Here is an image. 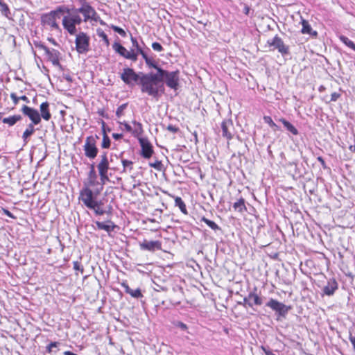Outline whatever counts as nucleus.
Instances as JSON below:
<instances>
[{
  "label": "nucleus",
  "instance_id": "62",
  "mask_svg": "<svg viewBox=\"0 0 355 355\" xmlns=\"http://www.w3.org/2000/svg\"><path fill=\"white\" fill-rule=\"evenodd\" d=\"M7 215L10 216V212L8 211H6Z\"/></svg>",
  "mask_w": 355,
  "mask_h": 355
},
{
  "label": "nucleus",
  "instance_id": "6",
  "mask_svg": "<svg viewBox=\"0 0 355 355\" xmlns=\"http://www.w3.org/2000/svg\"><path fill=\"white\" fill-rule=\"evenodd\" d=\"M98 136H89L86 138L83 146L85 155L89 159H94L98 154V148L96 147V140Z\"/></svg>",
  "mask_w": 355,
  "mask_h": 355
},
{
  "label": "nucleus",
  "instance_id": "12",
  "mask_svg": "<svg viewBox=\"0 0 355 355\" xmlns=\"http://www.w3.org/2000/svg\"><path fill=\"white\" fill-rule=\"evenodd\" d=\"M112 47L113 49L116 53H118L125 58L130 60L132 61H136L137 60V53L135 52L134 49L128 51L124 46H123L121 44L117 42L114 43Z\"/></svg>",
  "mask_w": 355,
  "mask_h": 355
},
{
  "label": "nucleus",
  "instance_id": "1",
  "mask_svg": "<svg viewBox=\"0 0 355 355\" xmlns=\"http://www.w3.org/2000/svg\"><path fill=\"white\" fill-rule=\"evenodd\" d=\"M139 84L141 92L153 98H158L164 92V84L161 83L159 73L143 74L140 78Z\"/></svg>",
  "mask_w": 355,
  "mask_h": 355
},
{
  "label": "nucleus",
  "instance_id": "14",
  "mask_svg": "<svg viewBox=\"0 0 355 355\" xmlns=\"http://www.w3.org/2000/svg\"><path fill=\"white\" fill-rule=\"evenodd\" d=\"M40 48L45 52L47 55L48 60L51 62L55 67H60V53L55 49H50L48 47L41 45Z\"/></svg>",
  "mask_w": 355,
  "mask_h": 355
},
{
  "label": "nucleus",
  "instance_id": "61",
  "mask_svg": "<svg viewBox=\"0 0 355 355\" xmlns=\"http://www.w3.org/2000/svg\"><path fill=\"white\" fill-rule=\"evenodd\" d=\"M248 12H249V8H245V14H248Z\"/></svg>",
  "mask_w": 355,
  "mask_h": 355
},
{
  "label": "nucleus",
  "instance_id": "7",
  "mask_svg": "<svg viewBox=\"0 0 355 355\" xmlns=\"http://www.w3.org/2000/svg\"><path fill=\"white\" fill-rule=\"evenodd\" d=\"M121 80L127 85L132 87L140 82L139 76L131 68H125L120 74Z\"/></svg>",
  "mask_w": 355,
  "mask_h": 355
},
{
  "label": "nucleus",
  "instance_id": "18",
  "mask_svg": "<svg viewBox=\"0 0 355 355\" xmlns=\"http://www.w3.org/2000/svg\"><path fill=\"white\" fill-rule=\"evenodd\" d=\"M223 136L225 137L227 139L230 140L232 138V130H233V123L232 121L227 120L223 121L221 124Z\"/></svg>",
  "mask_w": 355,
  "mask_h": 355
},
{
  "label": "nucleus",
  "instance_id": "26",
  "mask_svg": "<svg viewBox=\"0 0 355 355\" xmlns=\"http://www.w3.org/2000/svg\"><path fill=\"white\" fill-rule=\"evenodd\" d=\"M233 207L234 209L240 212V213H242L244 211L246 210V207L245 205V200L243 198H241L239 199L238 201H236V202L234 203V205H233Z\"/></svg>",
  "mask_w": 355,
  "mask_h": 355
},
{
  "label": "nucleus",
  "instance_id": "32",
  "mask_svg": "<svg viewBox=\"0 0 355 355\" xmlns=\"http://www.w3.org/2000/svg\"><path fill=\"white\" fill-rule=\"evenodd\" d=\"M339 39L347 46L355 51V44L352 41H351L348 37L344 35H340Z\"/></svg>",
  "mask_w": 355,
  "mask_h": 355
},
{
  "label": "nucleus",
  "instance_id": "25",
  "mask_svg": "<svg viewBox=\"0 0 355 355\" xmlns=\"http://www.w3.org/2000/svg\"><path fill=\"white\" fill-rule=\"evenodd\" d=\"M279 121L282 123L284 127L287 129L288 131L291 132L294 135H298V130L297 128L293 125L289 121H286L284 119H280Z\"/></svg>",
  "mask_w": 355,
  "mask_h": 355
},
{
  "label": "nucleus",
  "instance_id": "28",
  "mask_svg": "<svg viewBox=\"0 0 355 355\" xmlns=\"http://www.w3.org/2000/svg\"><path fill=\"white\" fill-rule=\"evenodd\" d=\"M21 116L19 115H14L9 117L4 118L3 119V123L8 124L9 125H15L17 121L21 119Z\"/></svg>",
  "mask_w": 355,
  "mask_h": 355
},
{
  "label": "nucleus",
  "instance_id": "29",
  "mask_svg": "<svg viewBox=\"0 0 355 355\" xmlns=\"http://www.w3.org/2000/svg\"><path fill=\"white\" fill-rule=\"evenodd\" d=\"M175 206H177L180 208V211L184 214H187L186 205L184 204V202H183V200H182V198L180 197L177 196L175 198Z\"/></svg>",
  "mask_w": 355,
  "mask_h": 355
},
{
  "label": "nucleus",
  "instance_id": "19",
  "mask_svg": "<svg viewBox=\"0 0 355 355\" xmlns=\"http://www.w3.org/2000/svg\"><path fill=\"white\" fill-rule=\"evenodd\" d=\"M95 224L98 230H103L110 234L116 227V225L111 220H107L105 223L96 221Z\"/></svg>",
  "mask_w": 355,
  "mask_h": 355
},
{
  "label": "nucleus",
  "instance_id": "49",
  "mask_svg": "<svg viewBox=\"0 0 355 355\" xmlns=\"http://www.w3.org/2000/svg\"><path fill=\"white\" fill-rule=\"evenodd\" d=\"M177 327L180 328L182 330H187V324L183 323V322H178V324H177Z\"/></svg>",
  "mask_w": 355,
  "mask_h": 355
},
{
  "label": "nucleus",
  "instance_id": "9",
  "mask_svg": "<svg viewBox=\"0 0 355 355\" xmlns=\"http://www.w3.org/2000/svg\"><path fill=\"white\" fill-rule=\"evenodd\" d=\"M76 49L79 53H84L88 51L89 45V37L85 33L81 32L76 37Z\"/></svg>",
  "mask_w": 355,
  "mask_h": 355
},
{
  "label": "nucleus",
  "instance_id": "8",
  "mask_svg": "<svg viewBox=\"0 0 355 355\" xmlns=\"http://www.w3.org/2000/svg\"><path fill=\"white\" fill-rule=\"evenodd\" d=\"M101 181L102 184H105L106 181L109 180L107 171L110 168V163L106 153L101 156V161L97 166Z\"/></svg>",
  "mask_w": 355,
  "mask_h": 355
},
{
  "label": "nucleus",
  "instance_id": "58",
  "mask_svg": "<svg viewBox=\"0 0 355 355\" xmlns=\"http://www.w3.org/2000/svg\"><path fill=\"white\" fill-rule=\"evenodd\" d=\"M64 355H77L73 352H71L69 351L64 352Z\"/></svg>",
  "mask_w": 355,
  "mask_h": 355
},
{
  "label": "nucleus",
  "instance_id": "3",
  "mask_svg": "<svg viewBox=\"0 0 355 355\" xmlns=\"http://www.w3.org/2000/svg\"><path fill=\"white\" fill-rule=\"evenodd\" d=\"M67 11L64 6H58L55 10L42 16V24L49 28L51 31H57L61 33V28L57 22V19H60L62 12Z\"/></svg>",
  "mask_w": 355,
  "mask_h": 355
},
{
  "label": "nucleus",
  "instance_id": "24",
  "mask_svg": "<svg viewBox=\"0 0 355 355\" xmlns=\"http://www.w3.org/2000/svg\"><path fill=\"white\" fill-rule=\"evenodd\" d=\"M302 28L301 31L303 34H309L310 35L315 37L317 36V32L312 30V28L311 27L310 24L307 21L302 19Z\"/></svg>",
  "mask_w": 355,
  "mask_h": 355
},
{
  "label": "nucleus",
  "instance_id": "35",
  "mask_svg": "<svg viewBox=\"0 0 355 355\" xmlns=\"http://www.w3.org/2000/svg\"><path fill=\"white\" fill-rule=\"evenodd\" d=\"M121 162H122V164L123 166V172H125L127 169H129V171H131L132 169L133 162L132 161L127 160V159H122Z\"/></svg>",
  "mask_w": 355,
  "mask_h": 355
},
{
  "label": "nucleus",
  "instance_id": "5",
  "mask_svg": "<svg viewBox=\"0 0 355 355\" xmlns=\"http://www.w3.org/2000/svg\"><path fill=\"white\" fill-rule=\"evenodd\" d=\"M179 71H168L164 69H159V76L161 80V83L164 80L166 85L174 89L177 90L179 87Z\"/></svg>",
  "mask_w": 355,
  "mask_h": 355
},
{
  "label": "nucleus",
  "instance_id": "16",
  "mask_svg": "<svg viewBox=\"0 0 355 355\" xmlns=\"http://www.w3.org/2000/svg\"><path fill=\"white\" fill-rule=\"evenodd\" d=\"M139 141L141 147V155L144 158H150L153 153L151 144L146 138H139Z\"/></svg>",
  "mask_w": 355,
  "mask_h": 355
},
{
  "label": "nucleus",
  "instance_id": "13",
  "mask_svg": "<svg viewBox=\"0 0 355 355\" xmlns=\"http://www.w3.org/2000/svg\"><path fill=\"white\" fill-rule=\"evenodd\" d=\"M23 114L27 116L32 121V124L37 125L41 121V116L38 111L34 108L24 105L21 108Z\"/></svg>",
  "mask_w": 355,
  "mask_h": 355
},
{
  "label": "nucleus",
  "instance_id": "15",
  "mask_svg": "<svg viewBox=\"0 0 355 355\" xmlns=\"http://www.w3.org/2000/svg\"><path fill=\"white\" fill-rule=\"evenodd\" d=\"M268 44L270 46H272L273 49H277L278 51L282 54H286L288 51V46L284 44L282 40L278 36H275L272 39L268 40Z\"/></svg>",
  "mask_w": 355,
  "mask_h": 355
},
{
  "label": "nucleus",
  "instance_id": "42",
  "mask_svg": "<svg viewBox=\"0 0 355 355\" xmlns=\"http://www.w3.org/2000/svg\"><path fill=\"white\" fill-rule=\"evenodd\" d=\"M149 166L157 171H162V164L161 161L157 160L155 162H150L149 163Z\"/></svg>",
  "mask_w": 355,
  "mask_h": 355
},
{
  "label": "nucleus",
  "instance_id": "52",
  "mask_svg": "<svg viewBox=\"0 0 355 355\" xmlns=\"http://www.w3.org/2000/svg\"><path fill=\"white\" fill-rule=\"evenodd\" d=\"M167 129L168 130H170L171 132H176L178 131V130L177 128H175V126L171 125H168L167 127Z\"/></svg>",
  "mask_w": 355,
  "mask_h": 355
},
{
  "label": "nucleus",
  "instance_id": "4",
  "mask_svg": "<svg viewBox=\"0 0 355 355\" xmlns=\"http://www.w3.org/2000/svg\"><path fill=\"white\" fill-rule=\"evenodd\" d=\"M80 7L74 8L76 13L79 15L81 13L83 15V21L87 22L89 20L96 22L99 21L101 24H104L100 17L93 7L89 3L87 0H78Z\"/></svg>",
  "mask_w": 355,
  "mask_h": 355
},
{
  "label": "nucleus",
  "instance_id": "46",
  "mask_svg": "<svg viewBox=\"0 0 355 355\" xmlns=\"http://www.w3.org/2000/svg\"><path fill=\"white\" fill-rule=\"evenodd\" d=\"M10 98L12 100L15 105H17L19 103V97H18L15 93H11Z\"/></svg>",
  "mask_w": 355,
  "mask_h": 355
},
{
  "label": "nucleus",
  "instance_id": "37",
  "mask_svg": "<svg viewBox=\"0 0 355 355\" xmlns=\"http://www.w3.org/2000/svg\"><path fill=\"white\" fill-rule=\"evenodd\" d=\"M97 35L100 38L103 40V41L105 42V44L108 46L109 45V40L107 38V35L102 30H97Z\"/></svg>",
  "mask_w": 355,
  "mask_h": 355
},
{
  "label": "nucleus",
  "instance_id": "39",
  "mask_svg": "<svg viewBox=\"0 0 355 355\" xmlns=\"http://www.w3.org/2000/svg\"><path fill=\"white\" fill-rule=\"evenodd\" d=\"M127 104H123L117 108L116 114L119 119L121 118V116L124 115V110H125Z\"/></svg>",
  "mask_w": 355,
  "mask_h": 355
},
{
  "label": "nucleus",
  "instance_id": "38",
  "mask_svg": "<svg viewBox=\"0 0 355 355\" xmlns=\"http://www.w3.org/2000/svg\"><path fill=\"white\" fill-rule=\"evenodd\" d=\"M133 123L136 127L135 130L132 132L135 136H139L142 133L143 131L141 124L136 121H134Z\"/></svg>",
  "mask_w": 355,
  "mask_h": 355
},
{
  "label": "nucleus",
  "instance_id": "30",
  "mask_svg": "<svg viewBox=\"0 0 355 355\" xmlns=\"http://www.w3.org/2000/svg\"><path fill=\"white\" fill-rule=\"evenodd\" d=\"M0 11L1 13L6 18L10 19V11L6 3L3 0H0Z\"/></svg>",
  "mask_w": 355,
  "mask_h": 355
},
{
  "label": "nucleus",
  "instance_id": "44",
  "mask_svg": "<svg viewBox=\"0 0 355 355\" xmlns=\"http://www.w3.org/2000/svg\"><path fill=\"white\" fill-rule=\"evenodd\" d=\"M152 48L154 51L160 52L163 50V47L162 45L158 42H153L152 44Z\"/></svg>",
  "mask_w": 355,
  "mask_h": 355
},
{
  "label": "nucleus",
  "instance_id": "27",
  "mask_svg": "<svg viewBox=\"0 0 355 355\" xmlns=\"http://www.w3.org/2000/svg\"><path fill=\"white\" fill-rule=\"evenodd\" d=\"M33 125L34 124L30 123L28 125V128L26 129V130L23 133L22 138L24 139V141L26 142V143L28 141V138L31 135H32L34 133V132H35V128H34Z\"/></svg>",
  "mask_w": 355,
  "mask_h": 355
},
{
  "label": "nucleus",
  "instance_id": "11",
  "mask_svg": "<svg viewBox=\"0 0 355 355\" xmlns=\"http://www.w3.org/2000/svg\"><path fill=\"white\" fill-rule=\"evenodd\" d=\"M80 200L87 207H94L96 200L94 198V193L88 187H84L80 192Z\"/></svg>",
  "mask_w": 355,
  "mask_h": 355
},
{
  "label": "nucleus",
  "instance_id": "2",
  "mask_svg": "<svg viewBox=\"0 0 355 355\" xmlns=\"http://www.w3.org/2000/svg\"><path fill=\"white\" fill-rule=\"evenodd\" d=\"M62 6L67 10L62 12L61 15L62 26L70 35H73L77 32L76 25L80 24L83 19L74 10V8H70L65 5Z\"/></svg>",
  "mask_w": 355,
  "mask_h": 355
},
{
  "label": "nucleus",
  "instance_id": "31",
  "mask_svg": "<svg viewBox=\"0 0 355 355\" xmlns=\"http://www.w3.org/2000/svg\"><path fill=\"white\" fill-rule=\"evenodd\" d=\"M89 209L94 211L96 215H103L105 214V210L101 207V202L96 201L94 203V207H89Z\"/></svg>",
  "mask_w": 355,
  "mask_h": 355
},
{
  "label": "nucleus",
  "instance_id": "50",
  "mask_svg": "<svg viewBox=\"0 0 355 355\" xmlns=\"http://www.w3.org/2000/svg\"><path fill=\"white\" fill-rule=\"evenodd\" d=\"M120 123L124 125L125 129L128 132H131L132 131V129L131 126H130L128 123H125V122H120Z\"/></svg>",
  "mask_w": 355,
  "mask_h": 355
},
{
  "label": "nucleus",
  "instance_id": "53",
  "mask_svg": "<svg viewBox=\"0 0 355 355\" xmlns=\"http://www.w3.org/2000/svg\"><path fill=\"white\" fill-rule=\"evenodd\" d=\"M261 349H263V351L265 352V354L266 355H274L273 353L270 350L267 349L266 347H261Z\"/></svg>",
  "mask_w": 355,
  "mask_h": 355
},
{
  "label": "nucleus",
  "instance_id": "48",
  "mask_svg": "<svg viewBox=\"0 0 355 355\" xmlns=\"http://www.w3.org/2000/svg\"><path fill=\"white\" fill-rule=\"evenodd\" d=\"M340 97V94L336 92H334L331 95V101H336L337 99Z\"/></svg>",
  "mask_w": 355,
  "mask_h": 355
},
{
  "label": "nucleus",
  "instance_id": "20",
  "mask_svg": "<svg viewBox=\"0 0 355 355\" xmlns=\"http://www.w3.org/2000/svg\"><path fill=\"white\" fill-rule=\"evenodd\" d=\"M338 289V284L334 279H329L327 284L324 287L323 292L327 295H331Z\"/></svg>",
  "mask_w": 355,
  "mask_h": 355
},
{
  "label": "nucleus",
  "instance_id": "34",
  "mask_svg": "<svg viewBox=\"0 0 355 355\" xmlns=\"http://www.w3.org/2000/svg\"><path fill=\"white\" fill-rule=\"evenodd\" d=\"M146 64L148 67L154 68L157 70V73H159V69H162L160 67H158L156 62L153 58H149L146 62Z\"/></svg>",
  "mask_w": 355,
  "mask_h": 355
},
{
  "label": "nucleus",
  "instance_id": "54",
  "mask_svg": "<svg viewBox=\"0 0 355 355\" xmlns=\"http://www.w3.org/2000/svg\"><path fill=\"white\" fill-rule=\"evenodd\" d=\"M122 135L121 134H118V133H113L112 134V137L116 140L121 139L122 137Z\"/></svg>",
  "mask_w": 355,
  "mask_h": 355
},
{
  "label": "nucleus",
  "instance_id": "55",
  "mask_svg": "<svg viewBox=\"0 0 355 355\" xmlns=\"http://www.w3.org/2000/svg\"><path fill=\"white\" fill-rule=\"evenodd\" d=\"M48 40L54 46H58L57 42L52 37H49Z\"/></svg>",
  "mask_w": 355,
  "mask_h": 355
},
{
  "label": "nucleus",
  "instance_id": "43",
  "mask_svg": "<svg viewBox=\"0 0 355 355\" xmlns=\"http://www.w3.org/2000/svg\"><path fill=\"white\" fill-rule=\"evenodd\" d=\"M130 40L132 44V47L135 48L134 50L138 53V51H140L141 48L139 46L137 39L131 36Z\"/></svg>",
  "mask_w": 355,
  "mask_h": 355
},
{
  "label": "nucleus",
  "instance_id": "59",
  "mask_svg": "<svg viewBox=\"0 0 355 355\" xmlns=\"http://www.w3.org/2000/svg\"><path fill=\"white\" fill-rule=\"evenodd\" d=\"M57 346L56 345V343H51L50 345H49V347L51 348V347H55Z\"/></svg>",
  "mask_w": 355,
  "mask_h": 355
},
{
  "label": "nucleus",
  "instance_id": "21",
  "mask_svg": "<svg viewBox=\"0 0 355 355\" xmlns=\"http://www.w3.org/2000/svg\"><path fill=\"white\" fill-rule=\"evenodd\" d=\"M245 301H248L249 306H253V305H261L262 304V300L255 293H250L248 298L245 299Z\"/></svg>",
  "mask_w": 355,
  "mask_h": 355
},
{
  "label": "nucleus",
  "instance_id": "57",
  "mask_svg": "<svg viewBox=\"0 0 355 355\" xmlns=\"http://www.w3.org/2000/svg\"><path fill=\"white\" fill-rule=\"evenodd\" d=\"M318 160L321 163L322 166H324V161L321 157H318Z\"/></svg>",
  "mask_w": 355,
  "mask_h": 355
},
{
  "label": "nucleus",
  "instance_id": "63",
  "mask_svg": "<svg viewBox=\"0 0 355 355\" xmlns=\"http://www.w3.org/2000/svg\"><path fill=\"white\" fill-rule=\"evenodd\" d=\"M99 191H98L96 193V195L98 194V193H99Z\"/></svg>",
  "mask_w": 355,
  "mask_h": 355
},
{
  "label": "nucleus",
  "instance_id": "60",
  "mask_svg": "<svg viewBox=\"0 0 355 355\" xmlns=\"http://www.w3.org/2000/svg\"><path fill=\"white\" fill-rule=\"evenodd\" d=\"M349 149L352 150V151H354L355 150V146H351L349 147Z\"/></svg>",
  "mask_w": 355,
  "mask_h": 355
},
{
  "label": "nucleus",
  "instance_id": "22",
  "mask_svg": "<svg viewBox=\"0 0 355 355\" xmlns=\"http://www.w3.org/2000/svg\"><path fill=\"white\" fill-rule=\"evenodd\" d=\"M40 109L41 112L40 116L45 121H49L51 117V114L49 112V103L46 101L42 103L40 106Z\"/></svg>",
  "mask_w": 355,
  "mask_h": 355
},
{
  "label": "nucleus",
  "instance_id": "40",
  "mask_svg": "<svg viewBox=\"0 0 355 355\" xmlns=\"http://www.w3.org/2000/svg\"><path fill=\"white\" fill-rule=\"evenodd\" d=\"M98 183V182L96 180V175L94 174V171L92 170L90 173V178L88 181V187H93L96 185Z\"/></svg>",
  "mask_w": 355,
  "mask_h": 355
},
{
  "label": "nucleus",
  "instance_id": "23",
  "mask_svg": "<svg viewBox=\"0 0 355 355\" xmlns=\"http://www.w3.org/2000/svg\"><path fill=\"white\" fill-rule=\"evenodd\" d=\"M122 286L124 288L125 291L130 295L132 297L140 298L143 297L141 291L139 288L135 290L131 289L126 283H122Z\"/></svg>",
  "mask_w": 355,
  "mask_h": 355
},
{
  "label": "nucleus",
  "instance_id": "10",
  "mask_svg": "<svg viewBox=\"0 0 355 355\" xmlns=\"http://www.w3.org/2000/svg\"><path fill=\"white\" fill-rule=\"evenodd\" d=\"M266 306L277 312L279 316L284 317L287 314L291 309L290 306H288L275 299H270L266 303Z\"/></svg>",
  "mask_w": 355,
  "mask_h": 355
},
{
  "label": "nucleus",
  "instance_id": "41",
  "mask_svg": "<svg viewBox=\"0 0 355 355\" xmlns=\"http://www.w3.org/2000/svg\"><path fill=\"white\" fill-rule=\"evenodd\" d=\"M263 121L266 123L268 124L272 128H274L275 130L277 128V125L274 123L270 116H265L263 117Z\"/></svg>",
  "mask_w": 355,
  "mask_h": 355
},
{
  "label": "nucleus",
  "instance_id": "56",
  "mask_svg": "<svg viewBox=\"0 0 355 355\" xmlns=\"http://www.w3.org/2000/svg\"><path fill=\"white\" fill-rule=\"evenodd\" d=\"M19 100H22L26 103H28L29 102V100L28 98V97H26V96H21L19 97Z\"/></svg>",
  "mask_w": 355,
  "mask_h": 355
},
{
  "label": "nucleus",
  "instance_id": "45",
  "mask_svg": "<svg viewBox=\"0 0 355 355\" xmlns=\"http://www.w3.org/2000/svg\"><path fill=\"white\" fill-rule=\"evenodd\" d=\"M113 30L115 32H116L117 33H119L120 35H121L122 37H125L126 35L125 31L120 27L113 26Z\"/></svg>",
  "mask_w": 355,
  "mask_h": 355
},
{
  "label": "nucleus",
  "instance_id": "36",
  "mask_svg": "<svg viewBox=\"0 0 355 355\" xmlns=\"http://www.w3.org/2000/svg\"><path fill=\"white\" fill-rule=\"evenodd\" d=\"M101 146L103 148H109L110 146V139L105 132L103 133Z\"/></svg>",
  "mask_w": 355,
  "mask_h": 355
},
{
  "label": "nucleus",
  "instance_id": "51",
  "mask_svg": "<svg viewBox=\"0 0 355 355\" xmlns=\"http://www.w3.org/2000/svg\"><path fill=\"white\" fill-rule=\"evenodd\" d=\"M73 268L76 270H81L82 272L83 270V268H80V265L78 261L73 262Z\"/></svg>",
  "mask_w": 355,
  "mask_h": 355
},
{
  "label": "nucleus",
  "instance_id": "47",
  "mask_svg": "<svg viewBox=\"0 0 355 355\" xmlns=\"http://www.w3.org/2000/svg\"><path fill=\"white\" fill-rule=\"evenodd\" d=\"M139 54H141L142 58L144 59L145 62H146L150 58L147 56L146 53L142 50L141 49L140 51H138V55Z\"/></svg>",
  "mask_w": 355,
  "mask_h": 355
},
{
  "label": "nucleus",
  "instance_id": "17",
  "mask_svg": "<svg viewBox=\"0 0 355 355\" xmlns=\"http://www.w3.org/2000/svg\"><path fill=\"white\" fill-rule=\"evenodd\" d=\"M141 249L148 251H155L162 248V244L159 241L144 240L139 244Z\"/></svg>",
  "mask_w": 355,
  "mask_h": 355
},
{
  "label": "nucleus",
  "instance_id": "33",
  "mask_svg": "<svg viewBox=\"0 0 355 355\" xmlns=\"http://www.w3.org/2000/svg\"><path fill=\"white\" fill-rule=\"evenodd\" d=\"M201 220L205 222L213 230L216 231L220 230L219 226L215 222L210 220L205 217H202Z\"/></svg>",
  "mask_w": 355,
  "mask_h": 355
}]
</instances>
